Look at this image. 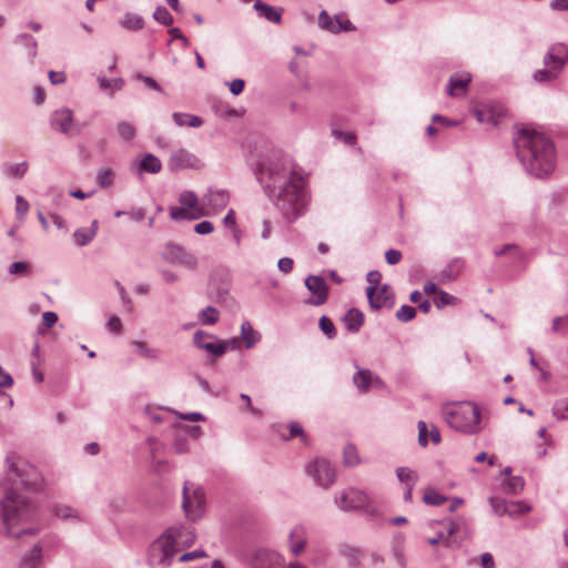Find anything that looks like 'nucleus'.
Masks as SVG:
<instances>
[{"mask_svg": "<svg viewBox=\"0 0 568 568\" xmlns=\"http://www.w3.org/2000/svg\"><path fill=\"white\" fill-rule=\"evenodd\" d=\"M255 175L287 222H294L304 213L305 180L288 158L281 154L263 158L256 164Z\"/></svg>", "mask_w": 568, "mask_h": 568, "instance_id": "f257e3e1", "label": "nucleus"}, {"mask_svg": "<svg viewBox=\"0 0 568 568\" xmlns=\"http://www.w3.org/2000/svg\"><path fill=\"white\" fill-rule=\"evenodd\" d=\"M514 145L518 160L530 175L545 179L554 172L556 150L545 133L523 128L514 136Z\"/></svg>", "mask_w": 568, "mask_h": 568, "instance_id": "f03ea898", "label": "nucleus"}, {"mask_svg": "<svg viewBox=\"0 0 568 568\" xmlns=\"http://www.w3.org/2000/svg\"><path fill=\"white\" fill-rule=\"evenodd\" d=\"M34 504L16 488H8L0 500V519L9 536L20 538L23 535H36L37 528L17 529L34 519Z\"/></svg>", "mask_w": 568, "mask_h": 568, "instance_id": "7ed1b4c3", "label": "nucleus"}, {"mask_svg": "<svg viewBox=\"0 0 568 568\" xmlns=\"http://www.w3.org/2000/svg\"><path fill=\"white\" fill-rule=\"evenodd\" d=\"M442 414L448 426L463 434L474 435L480 432V410L473 402L445 404Z\"/></svg>", "mask_w": 568, "mask_h": 568, "instance_id": "20e7f679", "label": "nucleus"}, {"mask_svg": "<svg viewBox=\"0 0 568 568\" xmlns=\"http://www.w3.org/2000/svg\"><path fill=\"white\" fill-rule=\"evenodd\" d=\"M6 480L12 484V488L18 490V487L21 486L31 490L40 489L42 476L36 467L16 455H9L6 458Z\"/></svg>", "mask_w": 568, "mask_h": 568, "instance_id": "39448f33", "label": "nucleus"}, {"mask_svg": "<svg viewBox=\"0 0 568 568\" xmlns=\"http://www.w3.org/2000/svg\"><path fill=\"white\" fill-rule=\"evenodd\" d=\"M544 69L536 70L532 79L538 83H550L559 78L568 63V45L558 42L551 44L542 59Z\"/></svg>", "mask_w": 568, "mask_h": 568, "instance_id": "423d86ee", "label": "nucleus"}, {"mask_svg": "<svg viewBox=\"0 0 568 568\" xmlns=\"http://www.w3.org/2000/svg\"><path fill=\"white\" fill-rule=\"evenodd\" d=\"M170 534L164 530L149 547V562L154 568L171 567L179 552Z\"/></svg>", "mask_w": 568, "mask_h": 568, "instance_id": "0eeeda50", "label": "nucleus"}, {"mask_svg": "<svg viewBox=\"0 0 568 568\" xmlns=\"http://www.w3.org/2000/svg\"><path fill=\"white\" fill-rule=\"evenodd\" d=\"M335 504L342 510H363L371 517L379 515L378 509L373 505L371 497L357 488H348L335 498Z\"/></svg>", "mask_w": 568, "mask_h": 568, "instance_id": "6e6552de", "label": "nucleus"}, {"mask_svg": "<svg viewBox=\"0 0 568 568\" xmlns=\"http://www.w3.org/2000/svg\"><path fill=\"white\" fill-rule=\"evenodd\" d=\"M205 497L200 488L190 487L185 481L183 486V500L182 507L186 517L195 521L202 517L204 510Z\"/></svg>", "mask_w": 568, "mask_h": 568, "instance_id": "1a4fd4ad", "label": "nucleus"}, {"mask_svg": "<svg viewBox=\"0 0 568 568\" xmlns=\"http://www.w3.org/2000/svg\"><path fill=\"white\" fill-rule=\"evenodd\" d=\"M51 126L60 133L74 136L81 133L82 125L74 121L72 110L68 108L59 109L51 114Z\"/></svg>", "mask_w": 568, "mask_h": 568, "instance_id": "9d476101", "label": "nucleus"}, {"mask_svg": "<svg viewBox=\"0 0 568 568\" xmlns=\"http://www.w3.org/2000/svg\"><path fill=\"white\" fill-rule=\"evenodd\" d=\"M306 473L315 480V483L323 487L329 488L335 481V469L331 464L323 458H317L306 467Z\"/></svg>", "mask_w": 568, "mask_h": 568, "instance_id": "9b49d317", "label": "nucleus"}, {"mask_svg": "<svg viewBox=\"0 0 568 568\" xmlns=\"http://www.w3.org/2000/svg\"><path fill=\"white\" fill-rule=\"evenodd\" d=\"M194 345L215 357H221L227 349V343L219 339L216 336L199 329L193 335Z\"/></svg>", "mask_w": 568, "mask_h": 568, "instance_id": "f8f14e48", "label": "nucleus"}, {"mask_svg": "<svg viewBox=\"0 0 568 568\" xmlns=\"http://www.w3.org/2000/svg\"><path fill=\"white\" fill-rule=\"evenodd\" d=\"M252 568H304L298 562H291L285 567L283 558L275 551L268 549H258L253 559Z\"/></svg>", "mask_w": 568, "mask_h": 568, "instance_id": "ddd939ff", "label": "nucleus"}, {"mask_svg": "<svg viewBox=\"0 0 568 568\" xmlns=\"http://www.w3.org/2000/svg\"><path fill=\"white\" fill-rule=\"evenodd\" d=\"M163 256L168 262L184 266L189 270H194L197 265L196 256L180 245L168 244Z\"/></svg>", "mask_w": 568, "mask_h": 568, "instance_id": "4468645a", "label": "nucleus"}, {"mask_svg": "<svg viewBox=\"0 0 568 568\" xmlns=\"http://www.w3.org/2000/svg\"><path fill=\"white\" fill-rule=\"evenodd\" d=\"M305 286L313 294V296L305 301L306 304L320 306L326 303L328 298V286L322 276H307L305 278Z\"/></svg>", "mask_w": 568, "mask_h": 568, "instance_id": "2eb2a0df", "label": "nucleus"}, {"mask_svg": "<svg viewBox=\"0 0 568 568\" xmlns=\"http://www.w3.org/2000/svg\"><path fill=\"white\" fill-rule=\"evenodd\" d=\"M168 165L172 171L184 169L197 170L202 166V163L194 154L187 150L179 149L172 152Z\"/></svg>", "mask_w": 568, "mask_h": 568, "instance_id": "dca6fc26", "label": "nucleus"}, {"mask_svg": "<svg viewBox=\"0 0 568 568\" xmlns=\"http://www.w3.org/2000/svg\"><path fill=\"white\" fill-rule=\"evenodd\" d=\"M165 531H171V539H173L174 546L178 550L191 547L196 539L195 531L191 527L171 526L166 528Z\"/></svg>", "mask_w": 568, "mask_h": 568, "instance_id": "f3484780", "label": "nucleus"}, {"mask_svg": "<svg viewBox=\"0 0 568 568\" xmlns=\"http://www.w3.org/2000/svg\"><path fill=\"white\" fill-rule=\"evenodd\" d=\"M489 504L491 509L497 515L508 514L509 516H515L518 514H526L530 510V507L521 504V503H506L504 499L498 497H491L489 499Z\"/></svg>", "mask_w": 568, "mask_h": 568, "instance_id": "a211bd4d", "label": "nucleus"}, {"mask_svg": "<svg viewBox=\"0 0 568 568\" xmlns=\"http://www.w3.org/2000/svg\"><path fill=\"white\" fill-rule=\"evenodd\" d=\"M230 195L225 190H209L203 196V204L212 212L222 211L229 203Z\"/></svg>", "mask_w": 568, "mask_h": 568, "instance_id": "6ab92c4d", "label": "nucleus"}, {"mask_svg": "<svg viewBox=\"0 0 568 568\" xmlns=\"http://www.w3.org/2000/svg\"><path fill=\"white\" fill-rule=\"evenodd\" d=\"M366 294L371 307L376 310L386 306L388 301L393 300V293L388 285H383L381 290H377L375 286H369Z\"/></svg>", "mask_w": 568, "mask_h": 568, "instance_id": "aec40b11", "label": "nucleus"}, {"mask_svg": "<svg viewBox=\"0 0 568 568\" xmlns=\"http://www.w3.org/2000/svg\"><path fill=\"white\" fill-rule=\"evenodd\" d=\"M471 75L468 72L455 73L449 78L448 94L450 97H458L465 94Z\"/></svg>", "mask_w": 568, "mask_h": 568, "instance_id": "412c9836", "label": "nucleus"}, {"mask_svg": "<svg viewBox=\"0 0 568 568\" xmlns=\"http://www.w3.org/2000/svg\"><path fill=\"white\" fill-rule=\"evenodd\" d=\"M288 541L291 550L295 556L302 554L307 542L305 527L302 525L295 526L290 532Z\"/></svg>", "mask_w": 568, "mask_h": 568, "instance_id": "4be33fe9", "label": "nucleus"}, {"mask_svg": "<svg viewBox=\"0 0 568 568\" xmlns=\"http://www.w3.org/2000/svg\"><path fill=\"white\" fill-rule=\"evenodd\" d=\"M42 546L36 544L29 551H27L20 561L19 568H42Z\"/></svg>", "mask_w": 568, "mask_h": 568, "instance_id": "5701e85b", "label": "nucleus"}, {"mask_svg": "<svg viewBox=\"0 0 568 568\" xmlns=\"http://www.w3.org/2000/svg\"><path fill=\"white\" fill-rule=\"evenodd\" d=\"M254 9L260 12V16L265 18L267 21L280 23L282 21V9L277 10L274 7L256 0L253 4Z\"/></svg>", "mask_w": 568, "mask_h": 568, "instance_id": "b1692460", "label": "nucleus"}, {"mask_svg": "<svg viewBox=\"0 0 568 568\" xmlns=\"http://www.w3.org/2000/svg\"><path fill=\"white\" fill-rule=\"evenodd\" d=\"M343 322L351 333H357L364 324V314L357 308H351L345 316Z\"/></svg>", "mask_w": 568, "mask_h": 568, "instance_id": "393cba45", "label": "nucleus"}, {"mask_svg": "<svg viewBox=\"0 0 568 568\" xmlns=\"http://www.w3.org/2000/svg\"><path fill=\"white\" fill-rule=\"evenodd\" d=\"M210 214V211H197V212H191L189 209L182 206H171L170 207V216L174 221H182V220H197L202 216H206Z\"/></svg>", "mask_w": 568, "mask_h": 568, "instance_id": "a878e982", "label": "nucleus"}, {"mask_svg": "<svg viewBox=\"0 0 568 568\" xmlns=\"http://www.w3.org/2000/svg\"><path fill=\"white\" fill-rule=\"evenodd\" d=\"M179 202L191 212L209 211L204 206L200 205L199 197L193 191H183L179 196Z\"/></svg>", "mask_w": 568, "mask_h": 568, "instance_id": "bb28decb", "label": "nucleus"}, {"mask_svg": "<svg viewBox=\"0 0 568 568\" xmlns=\"http://www.w3.org/2000/svg\"><path fill=\"white\" fill-rule=\"evenodd\" d=\"M14 42L23 45L27 49L28 57H29L30 61L33 62L34 58L38 54L37 40L28 33H20L18 36H16Z\"/></svg>", "mask_w": 568, "mask_h": 568, "instance_id": "cd10ccee", "label": "nucleus"}, {"mask_svg": "<svg viewBox=\"0 0 568 568\" xmlns=\"http://www.w3.org/2000/svg\"><path fill=\"white\" fill-rule=\"evenodd\" d=\"M260 335L254 331L252 324L245 321L241 325V339L243 341L246 348H252L258 341Z\"/></svg>", "mask_w": 568, "mask_h": 568, "instance_id": "c85d7f7f", "label": "nucleus"}, {"mask_svg": "<svg viewBox=\"0 0 568 568\" xmlns=\"http://www.w3.org/2000/svg\"><path fill=\"white\" fill-rule=\"evenodd\" d=\"M120 26L130 31H138L144 27V20L141 16L126 12L119 21Z\"/></svg>", "mask_w": 568, "mask_h": 568, "instance_id": "c756f323", "label": "nucleus"}, {"mask_svg": "<svg viewBox=\"0 0 568 568\" xmlns=\"http://www.w3.org/2000/svg\"><path fill=\"white\" fill-rule=\"evenodd\" d=\"M172 119L178 126L187 125L191 128H199L203 124L202 118L187 113L175 112L173 113Z\"/></svg>", "mask_w": 568, "mask_h": 568, "instance_id": "7c9ffc66", "label": "nucleus"}, {"mask_svg": "<svg viewBox=\"0 0 568 568\" xmlns=\"http://www.w3.org/2000/svg\"><path fill=\"white\" fill-rule=\"evenodd\" d=\"M133 346H134L135 353L139 356L150 359V361H155V362L160 359V356H161L160 349L152 348V347L148 346V344L145 342L135 341V342H133Z\"/></svg>", "mask_w": 568, "mask_h": 568, "instance_id": "2f4dec72", "label": "nucleus"}, {"mask_svg": "<svg viewBox=\"0 0 568 568\" xmlns=\"http://www.w3.org/2000/svg\"><path fill=\"white\" fill-rule=\"evenodd\" d=\"M338 18V16L332 18L325 10H322L318 14V26L331 33L337 34L339 33Z\"/></svg>", "mask_w": 568, "mask_h": 568, "instance_id": "473e14b6", "label": "nucleus"}, {"mask_svg": "<svg viewBox=\"0 0 568 568\" xmlns=\"http://www.w3.org/2000/svg\"><path fill=\"white\" fill-rule=\"evenodd\" d=\"M162 169L161 161L153 154L148 153L143 156L140 162V170L155 174Z\"/></svg>", "mask_w": 568, "mask_h": 568, "instance_id": "72a5a7b5", "label": "nucleus"}, {"mask_svg": "<svg viewBox=\"0 0 568 568\" xmlns=\"http://www.w3.org/2000/svg\"><path fill=\"white\" fill-rule=\"evenodd\" d=\"M116 132L120 139L126 143L131 142L136 135L135 126L128 121H121L116 124Z\"/></svg>", "mask_w": 568, "mask_h": 568, "instance_id": "f704fd0d", "label": "nucleus"}, {"mask_svg": "<svg viewBox=\"0 0 568 568\" xmlns=\"http://www.w3.org/2000/svg\"><path fill=\"white\" fill-rule=\"evenodd\" d=\"M353 382L357 389L362 393L367 392L372 382V373L368 369H358L353 376Z\"/></svg>", "mask_w": 568, "mask_h": 568, "instance_id": "c9c22d12", "label": "nucleus"}, {"mask_svg": "<svg viewBox=\"0 0 568 568\" xmlns=\"http://www.w3.org/2000/svg\"><path fill=\"white\" fill-rule=\"evenodd\" d=\"M396 476L398 481L405 487L415 486L418 479L416 473L408 467H398L396 469Z\"/></svg>", "mask_w": 568, "mask_h": 568, "instance_id": "e433bc0d", "label": "nucleus"}, {"mask_svg": "<svg viewBox=\"0 0 568 568\" xmlns=\"http://www.w3.org/2000/svg\"><path fill=\"white\" fill-rule=\"evenodd\" d=\"M197 320L203 325H214L219 321V311L207 306L199 312Z\"/></svg>", "mask_w": 568, "mask_h": 568, "instance_id": "4c0bfd02", "label": "nucleus"}, {"mask_svg": "<svg viewBox=\"0 0 568 568\" xmlns=\"http://www.w3.org/2000/svg\"><path fill=\"white\" fill-rule=\"evenodd\" d=\"M464 262L460 258L453 260L443 271L442 277L446 280H455L462 272Z\"/></svg>", "mask_w": 568, "mask_h": 568, "instance_id": "58836bf2", "label": "nucleus"}, {"mask_svg": "<svg viewBox=\"0 0 568 568\" xmlns=\"http://www.w3.org/2000/svg\"><path fill=\"white\" fill-rule=\"evenodd\" d=\"M447 497L440 495L435 488H427L424 493L423 500L430 506H440L447 501Z\"/></svg>", "mask_w": 568, "mask_h": 568, "instance_id": "ea45409f", "label": "nucleus"}, {"mask_svg": "<svg viewBox=\"0 0 568 568\" xmlns=\"http://www.w3.org/2000/svg\"><path fill=\"white\" fill-rule=\"evenodd\" d=\"M73 239L78 246H85L94 239V230L78 229L73 233Z\"/></svg>", "mask_w": 568, "mask_h": 568, "instance_id": "a19ab883", "label": "nucleus"}, {"mask_svg": "<svg viewBox=\"0 0 568 568\" xmlns=\"http://www.w3.org/2000/svg\"><path fill=\"white\" fill-rule=\"evenodd\" d=\"M524 486L525 481L520 476H513L505 481L504 489L508 494L517 495L524 489Z\"/></svg>", "mask_w": 568, "mask_h": 568, "instance_id": "79ce46f5", "label": "nucleus"}, {"mask_svg": "<svg viewBox=\"0 0 568 568\" xmlns=\"http://www.w3.org/2000/svg\"><path fill=\"white\" fill-rule=\"evenodd\" d=\"M344 464L346 466H356L359 464V456L354 445H346L343 450Z\"/></svg>", "mask_w": 568, "mask_h": 568, "instance_id": "37998d69", "label": "nucleus"}, {"mask_svg": "<svg viewBox=\"0 0 568 568\" xmlns=\"http://www.w3.org/2000/svg\"><path fill=\"white\" fill-rule=\"evenodd\" d=\"M494 254L496 256L509 254L510 256H513L515 258H521V256H523L521 250L516 244H505L501 247H496L494 250Z\"/></svg>", "mask_w": 568, "mask_h": 568, "instance_id": "c03bdc74", "label": "nucleus"}, {"mask_svg": "<svg viewBox=\"0 0 568 568\" xmlns=\"http://www.w3.org/2000/svg\"><path fill=\"white\" fill-rule=\"evenodd\" d=\"M153 19L166 27L172 26L174 21L173 16L165 7H158L153 12Z\"/></svg>", "mask_w": 568, "mask_h": 568, "instance_id": "a18cd8bd", "label": "nucleus"}, {"mask_svg": "<svg viewBox=\"0 0 568 568\" xmlns=\"http://www.w3.org/2000/svg\"><path fill=\"white\" fill-rule=\"evenodd\" d=\"M552 415L558 420H565L568 418V399H558L552 406Z\"/></svg>", "mask_w": 568, "mask_h": 568, "instance_id": "49530a36", "label": "nucleus"}, {"mask_svg": "<svg viewBox=\"0 0 568 568\" xmlns=\"http://www.w3.org/2000/svg\"><path fill=\"white\" fill-rule=\"evenodd\" d=\"M321 331L329 338H334L337 334L334 323L325 315L320 318L318 322Z\"/></svg>", "mask_w": 568, "mask_h": 568, "instance_id": "de8ad7c7", "label": "nucleus"}, {"mask_svg": "<svg viewBox=\"0 0 568 568\" xmlns=\"http://www.w3.org/2000/svg\"><path fill=\"white\" fill-rule=\"evenodd\" d=\"M28 171V162L23 161L17 164H10L6 168L7 174L14 179H21Z\"/></svg>", "mask_w": 568, "mask_h": 568, "instance_id": "09e8293b", "label": "nucleus"}, {"mask_svg": "<svg viewBox=\"0 0 568 568\" xmlns=\"http://www.w3.org/2000/svg\"><path fill=\"white\" fill-rule=\"evenodd\" d=\"M416 316L415 307L410 305H402L396 312V318L399 322H409Z\"/></svg>", "mask_w": 568, "mask_h": 568, "instance_id": "8fccbe9b", "label": "nucleus"}, {"mask_svg": "<svg viewBox=\"0 0 568 568\" xmlns=\"http://www.w3.org/2000/svg\"><path fill=\"white\" fill-rule=\"evenodd\" d=\"M457 298L445 291L439 290L436 297L434 298L435 305L440 308L446 305L455 304Z\"/></svg>", "mask_w": 568, "mask_h": 568, "instance_id": "3c124183", "label": "nucleus"}, {"mask_svg": "<svg viewBox=\"0 0 568 568\" xmlns=\"http://www.w3.org/2000/svg\"><path fill=\"white\" fill-rule=\"evenodd\" d=\"M551 331L559 334L568 333V313L564 316H558L552 320Z\"/></svg>", "mask_w": 568, "mask_h": 568, "instance_id": "603ef678", "label": "nucleus"}, {"mask_svg": "<svg viewBox=\"0 0 568 568\" xmlns=\"http://www.w3.org/2000/svg\"><path fill=\"white\" fill-rule=\"evenodd\" d=\"M98 81L101 90H120L124 84V81L122 79L99 78Z\"/></svg>", "mask_w": 568, "mask_h": 568, "instance_id": "864d4df0", "label": "nucleus"}, {"mask_svg": "<svg viewBox=\"0 0 568 568\" xmlns=\"http://www.w3.org/2000/svg\"><path fill=\"white\" fill-rule=\"evenodd\" d=\"M29 211V203L22 195L16 196V214L20 221L24 220L26 214Z\"/></svg>", "mask_w": 568, "mask_h": 568, "instance_id": "5fc2aeb1", "label": "nucleus"}, {"mask_svg": "<svg viewBox=\"0 0 568 568\" xmlns=\"http://www.w3.org/2000/svg\"><path fill=\"white\" fill-rule=\"evenodd\" d=\"M97 180L102 187H109L113 183V172L110 169H103L98 173Z\"/></svg>", "mask_w": 568, "mask_h": 568, "instance_id": "6e6d98bb", "label": "nucleus"}, {"mask_svg": "<svg viewBox=\"0 0 568 568\" xmlns=\"http://www.w3.org/2000/svg\"><path fill=\"white\" fill-rule=\"evenodd\" d=\"M209 555L202 549H195L193 551L184 552L180 556V562H187L200 558H206Z\"/></svg>", "mask_w": 568, "mask_h": 568, "instance_id": "4d7b16f0", "label": "nucleus"}, {"mask_svg": "<svg viewBox=\"0 0 568 568\" xmlns=\"http://www.w3.org/2000/svg\"><path fill=\"white\" fill-rule=\"evenodd\" d=\"M9 273L13 275H27L30 273V265L26 262H14L10 265Z\"/></svg>", "mask_w": 568, "mask_h": 568, "instance_id": "13d9d810", "label": "nucleus"}, {"mask_svg": "<svg viewBox=\"0 0 568 568\" xmlns=\"http://www.w3.org/2000/svg\"><path fill=\"white\" fill-rule=\"evenodd\" d=\"M135 78L143 81V83L151 90H154V91H158V92H162V88L160 87V84L156 82L155 79H153L152 77H149V75H143L142 73H136L135 74Z\"/></svg>", "mask_w": 568, "mask_h": 568, "instance_id": "bf43d9fd", "label": "nucleus"}, {"mask_svg": "<svg viewBox=\"0 0 568 568\" xmlns=\"http://www.w3.org/2000/svg\"><path fill=\"white\" fill-rule=\"evenodd\" d=\"M143 413L153 424H160L163 422V417L158 408L146 406Z\"/></svg>", "mask_w": 568, "mask_h": 568, "instance_id": "052dcab7", "label": "nucleus"}, {"mask_svg": "<svg viewBox=\"0 0 568 568\" xmlns=\"http://www.w3.org/2000/svg\"><path fill=\"white\" fill-rule=\"evenodd\" d=\"M428 429L427 424L424 420L418 422V444L422 447L427 446L428 444Z\"/></svg>", "mask_w": 568, "mask_h": 568, "instance_id": "680f3d73", "label": "nucleus"}, {"mask_svg": "<svg viewBox=\"0 0 568 568\" xmlns=\"http://www.w3.org/2000/svg\"><path fill=\"white\" fill-rule=\"evenodd\" d=\"M213 230L214 225L210 221H202L194 226V231L201 235L210 234L213 232Z\"/></svg>", "mask_w": 568, "mask_h": 568, "instance_id": "e2e57ef3", "label": "nucleus"}, {"mask_svg": "<svg viewBox=\"0 0 568 568\" xmlns=\"http://www.w3.org/2000/svg\"><path fill=\"white\" fill-rule=\"evenodd\" d=\"M402 252L395 248H390L385 253V260L389 265H395L402 260Z\"/></svg>", "mask_w": 568, "mask_h": 568, "instance_id": "0e129e2a", "label": "nucleus"}, {"mask_svg": "<svg viewBox=\"0 0 568 568\" xmlns=\"http://www.w3.org/2000/svg\"><path fill=\"white\" fill-rule=\"evenodd\" d=\"M55 515L62 519L77 517L75 511L70 506H58L55 508Z\"/></svg>", "mask_w": 568, "mask_h": 568, "instance_id": "69168bd1", "label": "nucleus"}, {"mask_svg": "<svg viewBox=\"0 0 568 568\" xmlns=\"http://www.w3.org/2000/svg\"><path fill=\"white\" fill-rule=\"evenodd\" d=\"M293 266L294 261L291 257H282L277 262V268L285 274H288L293 270Z\"/></svg>", "mask_w": 568, "mask_h": 568, "instance_id": "338daca9", "label": "nucleus"}, {"mask_svg": "<svg viewBox=\"0 0 568 568\" xmlns=\"http://www.w3.org/2000/svg\"><path fill=\"white\" fill-rule=\"evenodd\" d=\"M106 326L111 332L116 333V334L121 333V331H122V323H121L120 318L115 315H112L109 318Z\"/></svg>", "mask_w": 568, "mask_h": 568, "instance_id": "774afa93", "label": "nucleus"}]
</instances>
